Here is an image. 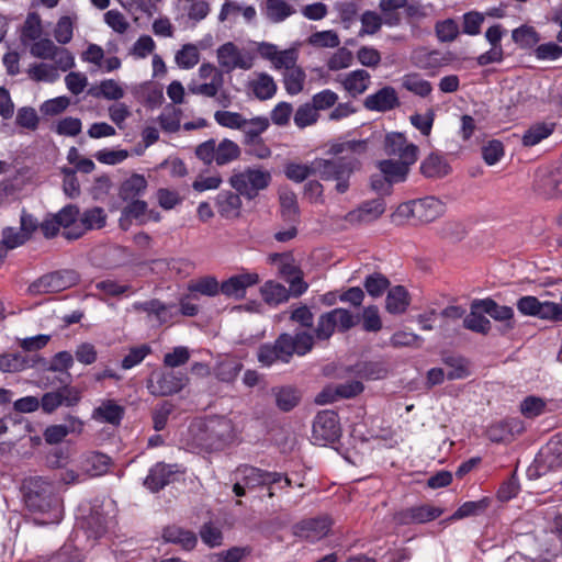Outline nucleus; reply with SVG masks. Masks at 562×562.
Instances as JSON below:
<instances>
[{
  "label": "nucleus",
  "mask_w": 562,
  "mask_h": 562,
  "mask_svg": "<svg viewBox=\"0 0 562 562\" xmlns=\"http://www.w3.org/2000/svg\"><path fill=\"white\" fill-rule=\"evenodd\" d=\"M367 150V139L333 142L327 149L333 158H316V172L324 181H335V190L344 194L350 188V177L361 168L359 157Z\"/></svg>",
  "instance_id": "f257e3e1"
},
{
  "label": "nucleus",
  "mask_w": 562,
  "mask_h": 562,
  "mask_svg": "<svg viewBox=\"0 0 562 562\" xmlns=\"http://www.w3.org/2000/svg\"><path fill=\"white\" fill-rule=\"evenodd\" d=\"M25 505L32 513L40 514L36 518L41 525L58 524L63 518V502L54 481L35 476L24 482Z\"/></svg>",
  "instance_id": "f03ea898"
},
{
  "label": "nucleus",
  "mask_w": 562,
  "mask_h": 562,
  "mask_svg": "<svg viewBox=\"0 0 562 562\" xmlns=\"http://www.w3.org/2000/svg\"><path fill=\"white\" fill-rule=\"evenodd\" d=\"M195 157L205 166L215 164L218 167L226 166L240 157L241 149L237 143L229 138L216 142L210 138L195 147Z\"/></svg>",
  "instance_id": "7ed1b4c3"
},
{
  "label": "nucleus",
  "mask_w": 562,
  "mask_h": 562,
  "mask_svg": "<svg viewBox=\"0 0 562 562\" xmlns=\"http://www.w3.org/2000/svg\"><path fill=\"white\" fill-rule=\"evenodd\" d=\"M235 437L233 422L224 416H214L204 423L199 441L204 449L216 451L232 443Z\"/></svg>",
  "instance_id": "20e7f679"
},
{
  "label": "nucleus",
  "mask_w": 562,
  "mask_h": 562,
  "mask_svg": "<svg viewBox=\"0 0 562 562\" xmlns=\"http://www.w3.org/2000/svg\"><path fill=\"white\" fill-rule=\"evenodd\" d=\"M271 179V173L268 170L248 167L244 170H234L228 183L246 199L254 200L260 191L268 188Z\"/></svg>",
  "instance_id": "39448f33"
},
{
  "label": "nucleus",
  "mask_w": 562,
  "mask_h": 562,
  "mask_svg": "<svg viewBox=\"0 0 562 562\" xmlns=\"http://www.w3.org/2000/svg\"><path fill=\"white\" fill-rule=\"evenodd\" d=\"M360 322V315L353 314L346 308H334L318 317L315 328V336L319 340L329 339L335 330L346 333Z\"/></svg>",
  "instance_id": "423d86ee"
},
{
  "label": "nucleus",
  "mask_w": 562,
  "mask_h": 562,
  "mask_svg": "<svg viewBox=\"0 0 562 562\" xmlns=\"http://www.w3.org/2000/svg\"><path fill=\"white\" fill-rule=\"evenodd\" d=\"M188 381V376L182 372L156 370L148 376L146 386L154 396H169L179 393Z\"/></svg>",
  "instance_id": "0eeeda50"
},
{
  "label": "nucleus",
  "mask_w": 562,
  "mask_h": 562,
  "mask_svg": "<svg viewBox=\"0 0 562 562\" xmlns=\"http://www.w3.org/2000/svg\"><path fill=\"white\" fill-rule=\"evenodd\" d=\"M77 281L78 274L76 271L57 270L33 281L27 288V293L31 295L56 293L75 285Z\"/></svg>",
  "instance_id": "6e6552de"
},
{
  "label": "nucleus",
  "mask_w": 562,
  "mask_h": 562,
  "mask_svg": "<svg viewBox=\"0 0 562 562\" xmlns=\"http://www.w3.org/2000/svg\"><path fill=\"white\" fill-rule=\"evenodd\" d=\"M341 429L339 418L334 411L319 412L313 422L312 441L314 445L326 446L339 439Z\"/></svg>",
  "instance_id": "1a4fd4ad"
},
{
  "label": "nucleus",
  "mask_w": 562,
  "mask_h": 562,
  "mask_svg": "<svg viewBox=\"0 0 562 562\" xmlns=\"http://www.w3.org/2000/svg\"><path fill=\"white\" fill-rule=\"evenodd\" d=\"M216 56L222 71L226 74L237 68L248 70L254 66V56L248 52H241L233 42L221 45Z\"/></svg>",
  "instance_id": "9d476101"
},
{
  "label": "nucleus",
  "mask_w": 562,
  "mask_h": 562,
  "mask_svg": "<svg viewBox=\"0 0 562 562\" xmlns=\"http://www.w3.org/2000/svg\"><path fill=\"white\" fill-rule=\"evenodd\" d=\"M333 520L329 516H319L303 519L293 526L295 537L314 542L326 537L331 528Z\"/></svg>",
  "instance_id": "9b49d317"
},
{
  "label": "nucleus",
  "mask_w": 562,
  "mask_h": 562,
  "mask_svg": "<svg viewBox=\"0 0 562 562\" xmlns=\"http://www.w3.org/2000/svg\"><path fill=\"white\" fill-rule=\"evenodd\" d=\"M442 513L443 509L440 507L424 504L402 509L394 514L393 519L395 524L400 526L426 524L440 517Z\"/></svg>",
  "instance_id": "f8f14e48"
},
{
  "label": "nucleus",
  "mask_w": 562,
  "mask_h": 562,
  "mask_svg": "<svg viewBox=\"0 0 562 562\" xmlns=\"http://www.w3.org/2000/svg\"><path fill=\"white\" fill-rule=\"evenodd\" d=\"M384 151L389 156H397L400 160L416 162L419 149L415 144L408 143L403 133L391 132L385 135Z\"/></svg>",
  "instance_id": "ddd939ff"
},
{
  "label": "nucleus",
  "mask_w": 562,
  "mask_h": 562,
  "mask_svg": "<svg viewBox=\"0 0 562 562\" xmlns=\"http://www.w3.org/2000/svg\"><path fill=\"white\" fill-rule=\"evenodd\" d=\"M524 431V422L514 417L492 424L486 430V436L492 442L509 443Z\"/></svg>",
  "instance_id": "4468645a"
},
{
  "label": "nucleus",
  "mask_w": 562,
  "mask_h": 562,
  "mask_svg": "<svg viewBox=\"0 0 562 562\" xmlns=\"http://www.w3.org/2000/svg\"><path fill=\"white\" fill-rule=\"evenodd\" d=\"M106 216L103 209L92 207L86 210L79 218V223L71 229L65 231L63 236L69 240L80 238L87 231L101 228L105 225Z\"/></svg>",
  "instance_id": "2eb2a0df"
},
{
  "label": "nucleus",
  "mask_w": 562,
  "mask_h": 562,
  "mask_svg": "<svg viewBox=\"0 0 562 562\" xmlns=\"http://www.w3.org/2000/svg\"><path fill=\"white\" fill-rule=\"evenodd\" d=\"M385 202L381 198L366 201L358 209L348 212L345 221L352 225L370 223L378 220L385 212Z\"/></svg>",
  "instance_id": "dca6fc26"
},
{
  "label": "nucleus",
  "mask_w": 562,
  "mask_h": 562,
  "mask_svg": "<svg viewBox=\"0 0 562 562\" xmlns=\"http://www.w3.org/2000/svg\"><path fill=\"white\" fill-rule=\"evenodd\" d=\"M259 282V276L252 273H240L228 278L221 283V293L236 300L244 299L246 290Z\"/></svg>",
  "instance_id": "f3484780"
},
{
  "label": "nucleus",
  "mask_w": 562,
  "mask_h": 562,
  "mask_svg": "<svg viewBox=\"0 0 562 562\" xmlns=\"http://www.w3.org/2000/svg\"><path fill=\"white\" fill-rule=\"evenodd\" d=\"M400 105L397 93L393 87L386 86L370 94L364 100L366 109L370 111L386 112Z\"/></svg>",
  "instance_id": "a211bd4d"
},
{
  "label": "nucleus",
  "mask_w": 562,
  "mask_h": 562,
  "mask_svg": "<svg viewBox=\"0 0 562 562\" xmlns=\"http://www.w3.org/2000/svg\"><path fill=\"white\" fill-rule=\"evenodd\" d=\"M286 337L280 335L273 345H262L258 350V361L263 366H271L277 361L289 362Z\"/></svg>",
  "instance_id": "6ab92c4d"
},
{
  "label": "nucleus",
  "mask_w": 562,
  "mask_h": 562,
  "mask_svg": "<svg viewBox=\"0 0 562 562\" xmlns=\"http://www.w3.org/2000/svg\"><path fill=\"white\" fill-rule=\"evenodd\" d=\"M176 472L172 465L158 462L149 469L144 485L153 493L159 492L172 481Z\"/></svg>",
  "instance_id": "aec40b11"
},
{
  "label": "nucleus",
  "mask_w": 562,
  "mask_h": 562,
  "mask_svg": "<svg viewBox=\"0 0 562 562\" xmlns=\"http://www.w3.org/2000/svg\"><path fill=\"white\" fill-rule=\"evenodd\" d=\"M134 311L145 312L148 317H155L159 325L169 322L173 317L172 308L173 304H165L157 299H153L145 302H135L133 304Z\"/></svg>",
  "instance_id": "412c9836"
},
{
  "label": "nucleus",
  "mask_w": 562,
  "mask_h": 562,
  "mask_svg": "<svg viewBox=\"0 0 562 562\" xmlns=\"http://www.w3.org/2000/svg\"><path fill=\"white\" fill-rule=\"evenodd\" d=\"M445 213V204L435 196L416 200L415 220L420 223H430Z\"/></svg>",
  "instance_id": "4be33fe9"
},
{
  "label": "nucleus",
  "mask_w": 562,
  "mask_h": 562,
  "mask_svg": "<svg viewBox=\"0 0 562 562\" xmlns=\"http://www.w3.org/2000/svg\"><path fill=\"white\" fill-rule=\"evenodd\" d=\"M40 361L42 359L37 355L2 353L0 355V371L9 373L20 372L34 368Z\"/></svg>",
  "instance_id": "5701e85b"
},
{
  "label": "nucleus",
  "mask_w": 562,
  "mask_h": 562,
  "mask_svg": "<svg viewBox=\"0 0 562 562\" xmlns=\"http://www.w3.org/2000/svg\"><path fill=\"white\" fill-rule=\"evenodd\" d=\"M237 191H221L215 198V206L218 214L224 218H235L240 214L241 199Z\"/></svg>",
  "instance_id": "b1692460"
},
{
  "label": "nucleus",
  "mask_w": 562,
  "mask_h": 562,
  "mask_svg": "<svg viewBox=\"0 0 562 562\" xmlns=\"http://www.w3.org/2000/svg\"><path fill=\"white\" fill-rule=\"evenodd\" d=\"M557 128L554 121H538L532 123L522 134L521 144L525 147H533L551 136Z\"/></svg>",
  "instance_id": "393cba45"
},
{
  "label": "nucleus",
  "mask_w": 562,
  "mask_h": 562,
  "mask_svg": "<svg viewBox=\"0 0 562 562\" xmlns=\"http://www.w3.org/2000/svg\"><path fill=\"white\" fill-rule=\"evenodd\" d=\"M80 526L88 539L97 540L106 532L108 518L100 508H92Z\"/></svg>",
  "instance_id": "a878e982"
},
{
  "label": "nucleus",
  "mask_w": 562,
  "mask_h": 562,
  "mask_svg": "<svg viewBox=\"0 0 562 562\" xmlns=\"http://www.w3.org/2000/svg\"><path fill=\"white\" fill-rule=\"evenodd\" d=\"M124 414L125 408L122 405L117 404L114 400H104L93 409L92 418L101 423L119 426Z\"/></svg>",
  "instance_id": "bb28decb"
},
{
  "label": "nucleus",
  "mask_w": 562,
  "mask_h": 562,
  "mask_svg": "<svg viewBox=\"0 0 562 562\" xmlns=\"http://www.w3.org/2000/svg\"><path fill=\"white\" fill-rule=\"evenodd\" d=\"M370 74L364 69H357L345 75L340 80L344 89L352 98L364 93L370 86Z\"/></svg>",
  "instance_id": "cd10ccee"
},
{
  "label": "nucleus",
  "mask_w": 562,
  "mask_h": 562,
  "mask_svg": "<svg viewBox=\"0 0 562 562\" xmlns=\"http://www.w3.org/2000/svg\"><path fill=\"white\" fill-rule=\"evenodd\" d=\"M414 164L404 159H385L381 160L378 166L381 173L393 184L404 181L408 175L409 167Z\"/></svg>",
  "instance_id": "c85d7f7f"
},
{
  "label": "nucleus",
  "mask_w": 562,
  "mask_h": 562,
  "mask_svg": "<svg viewBox=\"0 0 562 562\" xmlns=\"http://www.w3.org/2000/svg\"><path fill=\"white\" fill-rule=\"evenodd\" d=\"M82 423L76 418L70 417L68 424L52 425L47 427L43 434L44 439L49 445H57L61 442L71 432H81Z\"/></svg>",
  "instance_id": "c756f323"
},
{
  "label": "nucleus",
  "mask_w": 562,
  "mask_h": 562,
  "mask_svg": "<svg viewBox=\"0 0 562 562\" xmlns=\"http://www.w3.org/2000/svg\"><path fill=\"white\" fill-rule=\"evenodd\" d=\"M241 475V482L248 488L262 487L263 485H271L272 472L266 471L252 465H241L237 469Z\"/></svg>",
  "instance_id": "7c9ffc66"
},
{
  "label": "nucleus",
  "mask_w": 562,
  "mask_h": 562,
  "mask_svg": "<svg viewBox=\"0 0 562 562\" xmlns=\"http://www.w3.org/2000/svg\"><path fill=\"white\" fill-rule=\"evenodd\" d=\"M249 88L256 99L266 101L277 93V83L272 76L267 72H259L256 78L249 81Z\"/></svg>",
  "instance_id": "2f4dec72"
},
{
  "label": "nucleus",
  "mask_w": 562,
  "mask_h": 562,
  "mask_svg": "<svg viewBox=\"0 0 562 562\" xmlns=\"http://www.w3.org/2000/svg\"><path fill=\"white\" fill-rule=\"evenodd\" d=\"M271 393L274 396L277 407L282 412L292 411L301 401V392L291 385L274 386Z\"/></svg>",
  "instance_id": "473e14b6"
},
{
  "label": "nucleus",
  "mask_w": 562,
  "mask_h": 562,
  "mask_svg": "<svg viewBox=\"0 0 562 562\" xmlns=\"http://www.w3.org/2000/svg\"><path fill=\"white\" fill-rule=\"evenodd\" d=\"M162 538L166 542L181 546L184 550H192L196 546L198 539L194 532L184 530L177 526H168L162 530Z\"/></svg>",
  "instance_id": "72a5a7b5"
},
{
  "label": "nucleus",
  "mask_w": 562,
  "mask_h": 562,
  "mask_svg": "<svg viewBox=\"0 0 562 562\" xmlns=\"http://www.w3.org/2000/svg\"><path fill=\"white\" fill-rule=\"evenodd\" d=\"M463 327L482 335H487L491 330V322L483 315L481 306L475 305V300L471 303L470 313L463 318Z\"/></svg>",
  "instance_id": "f704fd0d"
},
{
  "label": "nucleus",
  "mask_w": 562,
  "mask_h": 562,
  "mask_svg": "<svg viewBox=\"0 0 562 562\" xmlns=\"http://www.w3.org/2000/svg\"><path fill=\"white\" fill-rule=\"evenodd\" d=\"M451 168L443 156L431 153L420 164V172L427 178H442Z\"/></svg>",
  "instance_id": "c9c22d12"
},
{
  "label": "nucleus",
  "mask_w": 562,
  "mask_h": 562,
  "mask_svg": "<svg viewBox=\"0 0 562 562\" xmlns=\"http://www.w3.org/2000/svg\"><path fill=\"white\" fill-rule=\"evenodd\" d=\"M295 12V8L285 0H266L263 8V14L271 23H281Z\"/></svg>",
  "instance_id": "e433bc0d"
},
{
  "label": "nucleus",
  "mask_w": 562,
  "mask_h": 562,
  "mask_svg": "<svg viewBox=\"0 0 562 562\" xmlns=\"http://www.w3.org/2000/svg\"><path fill=\"white\" fill-rule=\"evenodd\" d=\"M111 463L110 457L104 453L92 451L83 456L82 469L90 476H100L108 472Z\"/></svg>",
  "instance_id": "4c0bfd02"
},
{
  "label": "nucleus",
  "mask_w": 562,
  "mask_h": 562,
  "mask_svg": "<svg viewBox=\"0 0 562 562\" xmlns=\"http://www.w3.org/2000/svg\"><path fill=\"white\" fill-rule=\"evenodd\" d=\"M260 293L263 301L271 306L285 303L290 299V291L283 284L271 280L263 283Z\"/></svg>",
  "instance_id": "58836bf2"
},
{
  "label": "nucleus",
  "mask_w": 562,
  "mask_h": 562,
  "mask_svg": "<svg viewBox=\"0 0 562 562\" xmlns=\"http://www.w3.org/2000/svg\"><path fill=\"white\" fill-rule=\"evenodd\" d=\"M409 305V294L403 285L389 290L385 299V308L391 314H402Z\"/></svg>",
  "instance_id": "ea45409f"
},
{
  "label": "nucleus",
  "mask_w": 562,
  "mask_h": 562,
  "mask_svg": "<svg viewBox=\"0 0 562 562\" xmlns=\"http://www.w3.org/2000/svg\"><path fill=\"white\" fill-rule=\"evenodd\" d=\"M442 362L448 367L447 379L448 380H461L470 375V361L456 355H447L442 357Z\"/></svg>",
  "instance_id": "a19ab883"
},
{
  "label": "nucleus",
  "mask_w": 562,
  "mask_h": 562,
  "mask_svg": "<svg viewBox=\"0 0 562 562\" xmlns=\"http://www.w3.org/2000/svg\"><path fill=\"white\" fill-rule=\"evenodd\" d=\"M475 305L481 311L498 322H508L514 317V310L510 306L498 305L493 299H476Z\"/></svg>",
  "instance_id": "79ce46f5"
},
{
  "label": "nucleus",
  "mask_w": 562,
  "mask_h": 562,
  "mask_svg": "<svg viewBox=\"0 0 562 562\" xmlns=\"http://www.w3.org/2000/svg\"><path fill=\"white\" fill-rule=\"evenodd\" d=\"M147 188V180L143 175L133 173L120 187V198L124 201L137 199Z\"/></svg>",
  "instance_id": "37998d69"
},
{
  "label": "nucleus",
  "mask_w": 562,
  "mask_h": 562,
  "mask_svg": "<svg viewBox=\"0 0 562 562\" xmlns=\"http://www.w3.org/2000/svg\"><path fill=\"white\" fill-rule=\"evenodd\" d=\"M281 335L286 337V342L289 345L286 349L289 351L290 358L293 356V353L304 356L310 352L314 346L313 336L306 331L296 333L294 336L288 333Z\"/></svg>",
  "instance_id": "c03bdc74"
},
{
  "label": "nucleus",
  "mask_w": 562,
  "mask_h": 562,
  "mask_svg": "<svg viewBox=\"0 0 562 562\" xmlns=\"http://www.w3.org/2000/svg\"><path fill=\"white\" fill-rule=\"evenodd\" d=\"M356 374L366 380L384 379L389 373V368L384 361H366L355 366Z\"/></svg>",
  "instance_id": "a18cd8bd"
},
{
  "label": "nucleus",
  "mask_w": 562,
  "mask_h": 562,
  "mask_svg": "<svg viewBox=\"0 0 562 562\" xmlns=\"http://www.w3.org/2000/svg\"><path fill=\"white\" fill-rule=\"evenodd\" d=\"M411 58L417 68L424 70L437 68L442 64L440 52L428 50L424 47L415 49Z\"/></svg>",
  "instance_id": "49530a36"
},
{
  "label": "nucleus",
  "mask_w": 562,
  "mask_h": 562,
  "mask_svg": "<svg viewBox=\"0 0 562 562\" xmlns=\"http://www.w3.org/2000/svg\"><path fill=\"white\" fill-rule=\"evenodd\" d=\"M279 200L281 216L283 220L290 223H296L300 217V207L296 194L291 190H286L280 193Z\"/></svg>",
  "instance_id": "de8ad7c7"
},
{
  "label": "nucleus",
  "mask_w": 562,
  "mask_h": 562,
  "mask_svg": "<svg viewBox=\"0 0 562 562\" xmlns=\"http://www.w3.org/2000/svg\"><path fill=\"white\" fill-rule=\"evenodd\" d=\"M188 290L191 293L213 297L221 293V283H218L217 279L213 276H204L190 281Z\"/></svg>",
  "instance_id": "09e8293b"
},
{
  "label": "nucleus",
  "mask_w": 562,
  "mask_h": 562,
  "mask_svg": "<svg viewBox=\"0 0 562 562\" xmlns=\"http://www.w3.org/2000/svg\"><path fill=\"white\" fill-rule=\"evenodd\" d=\"M402 87L422 98L428 97L432 91L431 83L415 72L403 76Z\"/></svg>",
  "instance_id": "8fccbe9b"
},
{
  "label": "nucleus",
  "mask_w": 562,
  "mask_h": 562,
  "mask_svg": "<svg viewBox=\"0 0 562 562\" xmlns=\"http://www.w3.org/2000/svg\"><path fill=\"white\" fill-rule=\"evenodd\" d=\"M284 175L289 180L301 183L308 177L317 175L316 159L311 165L289 162L284 167Z\"/></svg>",
  "instance_id": "3c124183"
},
{
  "label": "nucleus",
  "mask_w": 562,
  "mask_h": 562,
  "mask_svg": "<svg viewBox=\"0 0 562 562\" xmlns=\"http://www.w3.org/2000/svg\"><path fill=\"white\" fill-rule=\"evenodd\" d=\"M512 38L522 49L531 48L540 42L539 33L529 25H521L513 30Z\"/></svg>",
  "instance_id": "603ef678"
},
{
  "label": "nucleus",
  "mask_w": 562,
  "mask_h": 562,
  "mask_svg": "<svg viewBox=\"0 0 562 562\" xmlns=\"http://www.w3.org/2000/svg\"><path fill=\"white\" fill-rule=\"evenodd\" d=\"M491 505V499L484 497L479 501L463 503L448 520H458L470 516L483 514Z\"/></svg>",
  "instance_id": "864d4df0"
},
{
  "label": "nucleus",
  "mask_w": 562,
  "mask_h": 562,
  "mask_svg": "<svg viewBox=\"0 0 562 562\" xmlns=\"http://www.w3.org/2000/svg\"><path fill=\"white\" fill-rule=\"evenodd\" d=\"M241 368L243 364L239 361L235 359H224L216 364L214 375L222 382L231 383L237 378Z\"/></svg>",
  "instance_id": "5fc2aeb1"
},
{
  "label": "nucleus",
  "mask_w": 562,
  "mask_h": 562,
  "mask_svg": "<svg viewBox=\"0 0 562 562\" xmlns=\"http://www.w3.org/2000/svg\"><path fill=\"white\" fill-rule=\"evenodd\" d=\"M224 82L223 74H216V78L205 83L192 81L188 85L189 93L215 98Z\"/></svg>",
  "instance_id": "6e6d98bb"
},
{
  "label": "nucleus",
  "mask_w": 562,
  "mask_h": 562,
  "mask_svg": "<svg viewBox=\"0 0 562 562\" xmlns=\"http://www.w3.org/2000/svg\"><path fill=\"white\" fill-rule=\"evenodd\" d=\"M305 72L299 66L283 72V83L290 95L299 94L304 88Z\"/></svg>",
  "instance_id": "4d7b16f0"
},
{
  "label": "nucleus",
  "mask_w": 562,
  "mask_h": 562,
  "mask_svg": "<svg viewBox=\"0 0 562 562\" xmlns=\"http://www.w3.org/2000/svg\"><path fill=\"white\" fill-rule=\"evenodd\" d=\"M390 280L380 272H374L366 277L363 286L367 293L372 297H380L390 286Z\"/></svg>",
  "instance_id": "13d9d810"
},
{
  "label": "nucleus",
  "mask_w": 562,
  "mask_h": 562,
  "mask_svg": "<svg viewBox=\"0 0 562 562\" xmlns=\"http://www.w3.org/2000/svg\"><path fill=\"white\" fill-rule=\"evenodd\" d=\"M29 77L34 81L54 82L58 79L59 75L57 69L47 64H34L27 70Z\"/></svg>",
  "instance_id": "bf43d9fd"
},
{
  "label": "nucleus",
  "mask_w": 562,
  "mask_h": 562,
  "mask_svg": "<svg viewBox=\"0 0 562 562\" xmlns=\"http://www.w3.org/2000/svg\"><path fill=\"white\" fill-rule=\"evenodd\" d=\"M438 40L442 43L453 42L459 35V25L453 19L438 21L435 25Z\"/></svg>",
  "instance_id": "052dcab7"
},
{
  "label": "nucleus",
  "mask_w": 562,
  "mask_h": 562,
  "mask_svg": "<svg viewBox=\"0 0 562 562\" xmlns=\"http://www.w3.org/2000/svg\"><path fill=\"white\" fill-rule=\"evenodd\" d=\"M214 120L218 125L232 130L244 128L246 124V119L240 113L231 111H216Z\"/></svg>",
  "instance_id": "680f3d73"
},
{
  "label": "nucleus",
  "mask_w": 562,
  "mask_h": 562,
  "mask_svg": "<svg viewBox=\"0 0 562 562\" xmlns=\"http://www.w3.org/2000/svg\"><path fill=\"white\" fill-rule=\"evenodd\" d=\"M519 407L526 418H536L544 413L546 402L541 397L529 395L521 401Z\"/></svg>",
  "instance_id": "e2e57ef3"
},
{
  "label": "nucleus",
  "mask_w": 562,
  "mask_h": 562,
  "mask_svg": "<svg viewBox=\"0 0 562 562\" xmlns=\"http://www.w3.org/2000/svg\"><path fill=\"white\" fill-rule=\"evenodd\" d=\"M308 43L315 47L335 48L339 46L340 40L337 32L327 30L313 33L308 37Z\"/></svg>",
  "instance_id": "0e129e2a"
},
{
  "label": "nucleus",
  "mask_w": 562,
  "mask_h": 562,
  "mask_svg": "<svg viewBox=\"0 0 562 562\" xmlns=\"http://www.w3.org/2000/svg\"><path fill=\"white\" fill-rule=\"evenodd\" d=\"M42 35V23L40 15L35 12L29 13L21 32L23 41H35Z\"/></svg>",
  "instance_id": "69168bd1"
},
{
  "label": "nucleus",
  "mask_w": 562,
  "mask_h": 562,
  "mask_svg": "<svg viewBox=\"0 0 562 562\" xmlns=\"http://www.w3.org/2000/svg\"><path fill=\"white\" fill-rule=\"evenodd\" d=\"M200 60L198 48L193 44H186L176 54L177 64L183 69L193 68Z\"/></svg>",
  "instance_id": "338daca9"
},
{
  "label": "nucleus",
  "mask_w": 562,
  "mask_h": 562,
  "mask_svg": "<svg viewBox=\"0 0 562 562\" xmlns=\"http://www.w3.org/2000/svg\"><path fill=\"white\" fill-rule=\"evenodd\" d=\"M82 560L81 551L75 544L68 542L55 552L48 562H82Z\"/></svg>",
  "instance_id": "774afa93"
}]
</instances>
